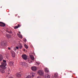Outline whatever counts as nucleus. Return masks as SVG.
<instances>
[{
  "instance_id": "nucleus-2",
  "label": "nucleus",
  "mask_w": 78,
  "mask_h": 78,
  "mask_svg": "<svg viewBox=\"0 0 78 78\" xmlns=\"http://www.w3.org/2000/svg\"><path fill=\"white\" fill-rule=\"evenodd\" d=\"M31 75H32V76H31V75H28L26 77L25 75H27V74H25V78H32L33 77H34V76H35V73H33L32 74H31Z\"/></svg>"
},
{
  "instance_id": "nucleus-7",
  "label": "nucleus",
  "mask_w": 78,
  "mask_h": 78,
  "mask_svg": "<svg viewBox=\"0 0 78 78\" xmlns=\"http://www.w3.org/2000/svg\"><path fill=\"white\" fill-rule=\"evenodd\" d=\"M11 54L12 55V57H15V52L13 51H11Z\"/></svg>"
},
{
  "instance_id": "nucleus-23",
  "label": "nucleus",
  "mask_w": 78,
  "mask_h": 78,
  "mask_svg": "<svg viewBox=\"0 0 78 78\" xmlns=\"http://www.w3.org/2000/svg\"><path fill=\"white\" fill-rule=\"evenodd\" d=\"M24 65L25 66H28V65L27 64V63H25L24 62Z\"/></svg>"
},
{
  "instance_id": "nucleus-26",
  "label": "nucleus",
  "mask_w": 78,
  "mask_h": 78,
  "mask_svg": "<svg viewBox=\"0 0 78 78\" xmlns=\"http://www.w3.org/2000/svg\"><path fill=\"white\" fill-rule=\"evenodd\" d=\"M26 40H27L25 38H24L23 39V41H24V42H26Z\"/></svg>"
},
{
  "instance_id": "nucleus-9",
  "label": "nucleus",
  "mask_w": 78,
  "mask_h": 78,
  "mask_svg": "<svg viewBox=\"0 0 78 78\" xmlns=\"http://www.w3.org/2000/svg\"><path fill=\"white\" fill-rule=\"evenodd\" d=\"M30 58L33 61H34V56H33V55H30Z\"/></svg>"
},
{
  "instance_id": "nucleus-5",
  "label": "nucleus",
  "mask_w": 78,
  "mask_h": 78,
  "mask_svg": "<svg viewBox=\"0 0 78 78\" xmlns=\"http://www.w3.org/2000/svg\"><path fill=\"white\" fill-rule=\"evenodd\" d=\"M5 25H6L5 24V23L2 22H0V26H1V27H5Z\"/></svg>"
},
{
  "instance_id": "nucleus-14",
  "label": "nucleus",
  "mask_w": 78,
  "mask_h": 78,
  "mask_svg": "<svg viewBox=\"0 0 78 78\" xmlns=\"http://www.w3.org/2000/svg\"><path fill=\"white\" fill-rule=\"evenodd\" d=\"M17 35L18 36V37H20V38H21V39H22V38H23L22 35H21L19 34H17Z\"/></svg>"
},
{
  "instance_id": "nucleus-15",
  "label": "nucleus",
  "mask_w": 78,
  "mask_h": 78,
  "mask_svg": "<svg viewBox=\"0 0 78 78\" xmlns=\"http://www.w3.org/2000/svg\"><path fill=\"white\" fill-rule=\"evenodd\" d=\"M45 78H50V75L48 74H46L45 76Z\"/></svg>"
},
{
  "instance_id": "nucleus-3",
  "label": "nucleus",
  "mask_w": 78,
  "mask_h": 78,
  "mask_svg": "<svg viewBox=\"0 0 78 78\" xmlns=\"http://www.w3.org/2000/svg\"><path fill=\"white\" fill-rule=\"evenodd\" d=\"M38 73L41 76H43V75H44V71L42 70H39L38 71Z\"/></svg>"
},
{
  "instance_id": "nucleus-24",
  "label": "nucleus",
  "mask_w": 78,
  "mask_h": 78,
  "mask_svg": "<svg viewBox=\"0 0 78 78\" xmlns=\"http://www.w3.org/2000/svg\"><path fill=\"white\" fill-rule=\"evenodd\" d=\"M7 37H8V38H9V37H10V36H9V35L8 34V35H7Z\"/></svg>"
},
{
  "instance_id": "nucleus-27",
  "label": "nucleus",
  "mask_w": 78,
  "mask_h": 78,
  "mask_svg": "<svg viewBox=\"0 0 78 78\" xmlns=\"http://www.w3.org/2000/svg\"><path fill=\"white\" fill-rule=\"evenodd\" d=\"M8 48L9 50H11V48H10L8 47Z\"/></svg>"
},
{
  "instance_id": "nucleus-30",
  "label": "nucleus",
  "mask_w": 78,
  "mask_h": 78,
  "mask_svg": "<svg viewBox=\"0 0 78 78\" xmlns=\"http://www.w3.org/2000/svg\"><path fill=\"white\" fill-rule=\"evenodd\" d=\"M19 33L20 34V32H19Z\"/></svg>"
},
{
  "instance_id": "nucleus-19",
  "label": "nucleus",
  "mask_w": 78,
  "mask_h": 78,
  "mask_svg": "<svg viewBox=\"0 0 78 78\" xmlns=\"http://www.w3.org/2000/svg\"><path fill=\"white\" fill-rule=\"evenodd\" d=\"M9 64L10 66H13V63L12 62H10L9 63Z\"/></svg>"
},
{
  "instance_id": "nucleus-1",
  "label": "nucleus",
  "mask_w": 78,
  "mask_h": 78,
  "mask_svg": "<svg viewBox=\"0 0 78 78\" xmlns=\"http://www.w3.org/2000/svg\"><path fill=\"white\" fill-rule=\"evenodd\" d=\"M3 61L4 62L2 63L1 65L0 66V67L1 68L0 69V72L2 73H5V70H4L6 69L5 66L6 65V60H3Z\"/></svg>"
},
{
  "instance_id": "nucleus-13",
  "label": "nucleus",
  "mask_w": 78,
  "mask_h": 78,
  "mask_svg": "<svg viewBox=\"0 0 78 78\" xmlns=\"http://www.w3.org/2000/svg\"><path fill=\"white\" fill-rule=\"evenodd\" d=\"M44 70L45 72H46L47 73H48V72H49V71H48V69L47 68H45L44 69Z\"/></svg>"
},
{
  "instance_id": "nucleus-32",
  "label": "nucleus",
  "mask_w": 78,
  "mask_h": 78,
  "mask_svg": "<svg viewBox=\"0 0 78 78\" xmlns=\"http://www.w3.org/2000/svg\"><path fill=\"white\" fill-rule=\"evenodd\" d=\"M1 8H2V7H1Z\"/></svg>"
},
{
  "instance_id": "nucleus-20",
  "label": "nucleus",
  "mask_w": 78,
  "mask_h": 78,
  "mask_svg": "<svg viewBox=\"0 0 78 78\" xmlns=\"http://www.w3.org/2000/svg\"><path fill=\"white\" fill-rule=\"evenodd\" d=\"M41 64V62H36V65L38 66V65H39V64Z\"/></svg>"
},
{
  "instance_id": "nucleus-4",
  "label": "nucleus",
  "mask_w": 78,
  "mask_h": 78,
  "mask_svg": "<svg viewBox=\"0 0 78 78\" xmlns=\"http://www.w3.org/2000/svg\"><path fill=\"white\" fill-rule=\"evenodd\" d=\"M22 57L23 59H24V60H27V58H28V57L27 56V55L25 54H23L22 55Z\"/></svg>"
},
{
  "instance_id": "nucleus-31",
  "label": "nucleus",
  "mask_w": 78,
  "mask_h": 78,
  "mask_svg": "<svg viewBox=\"0 0 78 78\" xmlns=\"http://www.w3.org/2000/svg\"><path fill=\"white\" fill-rule=\"evenodd\" d=\"M24 51H25V49H24Z\"/></svg>"
},
{
  "instance_id": "nucleus-10",
  "label": "nucleus",
  "mask_w": 78,
  "mask_h": 78,
  "mask_svg": "<svg viewBox=\"0 0 78 78\" xmlns=\"http://www.w3.org/2000/svg\"><path fill=\"white\" fill-rule=\"evenodd\" d=\"M1 45L2 47H4V46H5V41H2L1 42Z\"/></svg>"
},
{
  "instance_id": "nucleus-18",
  "label": "nucleus",
  "mask_w": 78,
  "mask_h": 78,
  "mask_svg": "<svg viewBox=\"0 0 78 78\" xmlns=\"http://www.w3.org/2000/svg\"><path fill=\"white\" fill-rule=\"evenodd\" d=\"M24 46L25 48H26V49H28V46H27V45L26 44H24Z\"/></svg>"
},
{
  "instance_id": "nucleus-29",
  "label": "nucleus",
  "mask_w": 78,
  "mask_h": 78,
  "mask_svg": "<svg viewBox=\"0 0 78 78\" xmlns=\"http://www.w3.org/2000/svg\"><path fill=\"white\" fill-rule=\"evenodd\" d=\"M9 33H12V32L10 31L9 32Z\"/></svg>"
},
{
  "instance_id": "nucleus-8",
  "label": "nucleus",
  "mask_w": 78,
  "mask_h": 78,
  "mask_svg": "<svg viewBox=\"0 0 78 78\" xmlns=\"http://www.w3.org/2000/svg\"><path fill=\"white\" fill-rule=\"evenodd\" d=\"M21 75H22V74L20 73H17L16 75V76L17 77H21Z\"/></svg>"
},
{
  "instance_id": "nucleus-12",
  "label": "nucleus",
  "mask_w": 78,
  "mask_h": 78,
  "mask_svg": "<svg viewBox=\"0 0 78 78\" xmlns=\"http://www.w3.org/2000/svg\"><path fill=\"white\" fill-rule=\"evenodd\" d=\"M31 69L32 70H36L37 68L36 67H33L31 68Z\"/></svg>"
},
{
  "instance_id": "nucleus-17",
  "label": "nucleus",
  "mask_w": 78,
  "mask_h": 78,
  "mask_svg": "<svg viewBox=\"0 0 78 78\" xmlns=\"http://www.w3.org/2000/svg\"><path fill=\"white\" fill-rule=\"evenodd\" d=\"M19 47V48H20V49H21L22 48V45L21 44H20Z\"/></svg>"
},
{
  "instance_id": "nucleus-25",
  "label": "nucleus",
  "mask_w": 78,
  "mask_h": 78,
  "mask_svg": "<svg viewBox=\"0 0 78 78\" xmlns=\"http://www.w3.org/2000/svg\"><path fill=\"white\" fill-rule=\"evenodd\" d=\"M58 76V74H55L54 75V77H56V76Z\"/></svg>"
},
{
  "instance_id": "nucleus-11",
  "label": "nucleus",
  "mask_w": 78,
  "mask_h": 78,
  "mask_svg": "<svg viewBox=\"0 0 78 78\" xmlns=\"http://www.w3.org/2000/svg\"><path fill=\"white\" fill-rule=\"evenodd\" d=\"M21 27V25H20L18 24V26H16L14 27V29H17L18 28H19Z\"/></svg>"
},
{
  "instance_id": "nucleus-22",
  "label": "nucleus",
  "mask_w": 78,
  "mask_h": 78,
  "mask_svg": "<svg viewBox=\"0 0 78 78\" xmlns=\"http://www.w3.org/2000/svg\"><path fill=\"white\" fill-rule=\"evenodd\" d=\"M28 62H29V63H31V62H32V61H31V60H28Z\"/></svg>"
},
{
  "instance_id": "nucleus-28",
  "label": "nucleus",
  "mask_w": 78,
  "mask_h": 78,
  "mask_svg": "<svg viewBox=\"0 0 78 78\" xmlns=\"http://www.w3.org/2000/svg\"><path fill=\"white\" fill-rule=\"evenodd\" d=\"M16 49H17V50H19V47H16Z\"/></svg>"
},
{
  "instance_id": "nucleus-6",
  "label": "nucleus",
  "mask_w": 78,
  "mask_h": 78,
  "mask_svg": "<svg viewBox=\"0 0 78 78\" xmlns=\"http://www.w3.org/2000/svg\"><path fill=\"white\" fill-rule=\"evenodd\" d=\"M11 54L12 55V57H15V52L13 51H11Z\"/></svg>"
},
{
  "instance_id": "nucleus-16",
  "label": "nucleus",
  "mask_w": 78,
  "mask_h": 78,
  "mask_svg": "<svg viewBox=\"0 0 78 78\" xmlns=\"http://www.w3.org/2000/svg\"><path fill=\"white\" fill-rule=\"evenodd\" d=\"M3 60V56L2 55H0V62L2 61Z\"/></svg>"
},
{
  "instance_id": "nucleus-21",
  "label": "nucleus",
  "mask_w": 78,
  "mask_h": 78,
  "mask_svg": "<svg viewBox=\"0 0 78 78\" xmlns=\"http://www.w3.org/2000/svg\"><path fill=\"white\" fill-rule=\"evenodd\" d=\"M9 70L8 71V72L9 73H8V74H9L10 73V72H11V71H10V69L9 68H8Z\"/></svg>"
}]
</instances>
